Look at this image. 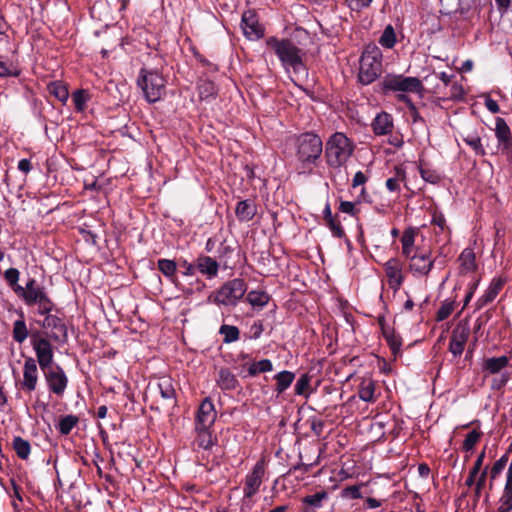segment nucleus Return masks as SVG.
Segmentation results:
<instances>
[{"instance_id": "f257e3e1", "label": "nucleus", "mask_w": 512, "mask_h": 512, "mask_svg": "<svg viewBox=\"0 0 512 512\" xmlns=\"http://www.w3.org/2000/svg\"><path fill=\"white\" fill-rule=\"evenodd\" d=\"M266 48L277 56L290 79L298 85L308 78V69L304 63L305 52L292 40L287 38L268 37Z\"/></svg>"}, {"instance_id": "f03ea898", "label": "nucleus", "mask_w": 512, "mask_h": 512, "mask_svg": "<svg viewBox=\"0 0 512 512\" xmlns=\"http://www.w3.org/2000/svg\"><path fill=\"white\" fill-rule=\"evenodd\" d=\"M323 151L321 138L314 133H304L297 139V158L302 173H311Z\"/></svg>"}, {"instance_id": "7ed1b4c3", "label": "nucleus", "mask_w": 512, "mask_h": 512, "mask_svg": "<svg viewBox=\"0 0 512 512\" xmlns=\"http://www.w3.org/2000/svg\"><path fill=\"white\" fill-rule=\"evenodd\" d=\"M15 293L24 300L26 305L37 306V312L40 315L50 313L54 307L44 287L40 286L34 278H30L25 287H16Z\"/></svg>"}, {"instance_id": "20e7f679", "label": "nucleus", "mask_w": 512, "mask_h": 512, "mask_svg": "<svg viewBox=\"0 0 512 512\" xmlns=\"http://www.w3.org/2000/svg\"><path fill=\"white\" fill-rule=\"evenodd\" d=\"M353 152V145L349 138L341 133H334L326 142L325 156L327 164L338 168L344 165Z\"/></svg>"}, {"instance_id": "39448f33", "label": "nucleus", "mask_w": 512, "mask_h": 512, "mask_svg": "<svg viewBox=\"0 0 512 512\" xmlns=\"http://www.w3.org/2000/svg\"><path fill=\"white\" fill-rule=\"evenodd\" d=\"M382 71V52L376 45H368L362 53L359 81L368 85L375 81Z\"/></svg>"}, {"instance_id": "423d86ee", "label": "nucleus", "mask_w": 512, "mask_h": 512, "mask_svg": "<svg viewBox=\"0 0 512 512\" xmlns=\"http://www.w3.org/2000/svg\"><path fill=\"white\" fill-rule=\"evenodd\" d=\"M247 291V285L241 278L225 282L217 291L208 296V302L217 305L235 306Z\"/></svg>"}, {"instance_id": "0eeeda50", "label": "nucleus", "mask_w": 512, "mask_h": 512, "mask_svg": "<svg viewBox=\"0 0 512 512\" xmlns=\"http://www.w3.org/2000/svg\"><path fill=\"white\" fill-rule=\"evenodd\" d=\"M137 84L149 103L157 102L165 93V79L157 70L142 68L139 71Z\"/></svg>"}, {"instance_id": "6e6552de", "label": "nucleus", "mask_w": 512, "mask_h": 512, "mask_svg": "<svg viewBox=\"0 0 512 512\" xmlns=\"http://www.w3.org/2000/svg\"><path fill=\"white\" fill-rule=\"evenodd\" d=\"M51 339L38 330L32 331L30 335L31 346L36 355V364L45 369L53 363L54 351Z\"/></svg>"}, {"instance_id": "1a4fd4ad", "label": "nucleus", "mask_w": 512, "mask_h": 512, "mask_svg": "<svg viewBox=\"0 0 512 512\" xmlns=\"http://www.w3.org/2000/svg\"><path fill=\"white\" fill-rule=\"evenodd\" d=\"M383 89L395 92L420 93L423 90V84L417 77L387 75L383 80Z\"/></svg>"}, {"instance_id": "9d476101", "label": "nucleus", "mask_w": 512, "mask_h": 512, "mask_svg": "<svg viewBox=\"0 0 512 512\" xmlns=\"http://www.w3.org/2000/svg\"><path fill=\"white\" fill-rule=\"evenodd\" d=\"M44 315L45 318L40 325L45 330V336L58 343L66 342L68 333L63 319L50 313Z\"/></svg>"}, {"instance_id": "9b49d317", "label": "nucleus", "mask_w": 512, "mask_h": 512, "mask_svg": "<svg viewBox=\"0 0 512 512\" xmlns=\"http://www.w3.org/2000/svg\"><path fill=\"white\" fill-rule=\"evenodd\" d=\"M44 373L45 381L49 390L57 396H62L68 385V378L62 367L59 365H50L41 369Z\"/></svg>"}, {"instance_id": "f8f14e48", "label": "nucleus", "mask_w": 512, "mask_h": 512, "mask_svg": "<svg viewBox=\"0 0 512 512\" xmlns=\"http://www.w3.org/2000/svg\"><path fill=\"white\" fill-rule=\"evenodd\" d=\"M265 475V462L261 459L256 462L251 471L245 477L243 487V494L245 498H252L259 492Z\"/></svg>"}, {"instance_id": "ddd939ff", "label": "nucleus", "mask_w": 512, "mask_h": 512, "mask_svg": "<svg viewBox=\"0 0 512 512\" xmlns=\"http://www.w3.org/2000/svg\"><path fill=\"white\" fill-rule=\"evenodd\" d=\"M407 259H409V269L415 277L427 276L434 264V260L429 251L417 250Z\"/></svg>"}, {"instance_id": "4468645a", "label": "nucleus", "mask_w": 512, "mask_h": 512, "mask_svg": "<svg viewBox=\"0 0 512 512\" xmlns=\"http://www.w3.org/2000/svg\"><path fill=\"white\" fill-rule=\"evenodd\" d=\"M495 137L501 153L512 159V133L506 121L497 117L495 119Z\"/></svg>"}, {"instance_id": "2eb2a0df", "label": "nucleus", "mask_w": 512, "mask_h": 512, "mask_svg": "<svg viewBox=\"0 0 512 512\" xmlns=\"http://www.w3.org/2000/svg\"><path fill=\"white\" fill-rule=\"evenodd\" d=\"M39 381L38 364L33 357H26L23 365V377L20 381V388L26 392L31 393L35 391Z\"/></svg>"}, {"instance_id": "dca6fc26", "label": "nucleus", "mask_w": 512, "mask_h": 512, "mask_svg": "<svg viewBox=\"0 0 512 512\" xmlns=\"http://www.w3.org/2000/svg\"><path fill=\"white\" fill-rule=\"evenodd\" d=\"M388 284L393 291H398L403 284V264L397 258H391L384 264Z\"/></svg>"}, {"instance_id": "f3484780", "label": "nucleus", "mask_w": 512, "mask_h": 512, "mask_svg": "<svg viewBox=\"0 0 512 512\" xmlns=\"http://www.w3.org/2000/svg\"><path fill=\"white\" fill-rule=\"evenodd\" d=\"M470 335V328L467 324H458L451 335L449 351L455 356H460Z\"/></svg>"}, {"instance_id": "a211bd4d", "label": "nucleus", "mask_w": 512, "mask_h": 512, "mask_svg": "<svg viewBox=\"0 0 512 512\" xmlns=\"http://www.w3.org/2000/svg\"><path fill=\"white\" fill-rule=\"evenodd\" d=\"M241 28L244 35L249 40H257L264 35V30L259 24L256 15L252 11H246L243 13Z\"/></svg>"}, {"instance_id": "6ab92c4d", "label": "nucleus", "mask_w": 512, "mask_h": 512, "mask_svg": "<svg viewBox=\"0 0 512 512\" xmlns=\"http://www.w3.org/2000/svg\"><path fill=\"white\" fill-rule=\"evenodd\" d=\"M216 419L214 404L205 398L200 404L196 415V427L210 428Z\"/></svg>"}, {"instance_id": "aec40b11", "label": "nucleus", "mask_w": 512, "mask_h": 512, "mask_svg": "<svg viewBox=\"0 0 512 512\" xmlns=\"http://www.w3.org/2000/svg\"><path fill=\"white\" fill-rule=\"evenodd\" d=\"M509 365V357L498 356L485 358L482 362V372L485 376L501 374L502 371Z\"/></svg>"}, {"instance_id": "412c9836", "label": "nucleus", "mask_w": 512, "mask_h": 512, "mask_svg": "<svg viewBox=\"0 0 512 512\" xmlns=\"http://www.w3.org/2000/svg\"><path fill=\"white\" fill-rule=\"evenodd\" d=\"M196 267L207 279H213L218 275L219 263L210 256H198L196 259Z\"/></svg>"}, {"instance_id": "4be33fe9", "label": "nucleus", "mask_w": 512, "mask_h": 512, "mask_svg": "<svg viewBox=\"0 0 512 512\" xmlns=\"http://www.w3.org/2000/svg\"><path fill=\"white\" fill-rule=\"evenodd\" d=\"M372 129L375 135H387L393 130V118L389 113L381 112L376 115L372 122Z\"/></svg>"}, {"instance_id": "5701e85b", "label": "nucleus", "mask_w": 512, "mask_h": 512, "mask_svg": "<svg viewBox=\"0 0 512 512\" xmlns=\"http://www.w3.org/2000/svg\"><path fill=\"white\" fill-rule=\"evenodd\" d=\"M217 386L223 390H234L239 385L236 376L228 368H220L215 378Z\"/></svg>"}, {"instance_id": "b1692460", "label": "nucleus", "mask_w": 512, "mask_h": 512, "mask_svg": "<svg viewBox=\"0 0 512 512\" xmlns=\"http://www.w3.org/2000/svg\"><path fill=\"white\" fill-rule=\"evenodd\" d=\"M151 389L158 391L161 397L165 400H173L176 396L173 380L167 376L159 378L157 383L152 386Z\"/></svg>"}, {"instance_id": "393cba45", "label": "nucleus", "mask_w": 512, "mask_h": 512, "mask_svg": "<svg viewBox=\"0 0 512 512\" xmlns=\"http://www.w3.org/2000/svg\"><path fill=\"white\" fill-rule=\"evenodd\" d=\"M30 335L31 333L27 328L24 314L21 312L19 318L13 323L12 338L16 343L22 344Z\"/></svg>"}, {"instance_id": "a878e982", "label": "nucleus", "mask_w": 512, "mask_h": 512, "mask_svg": "<svg viewBox=\"0 0 512 512\" xmlns=\"http://www.w3.org/2000/svg\"><path fill=\"white\" fill-rule=\"evenodd\" d=\"M237 218L240 221H249L256 214V205L251 200H243L237 204L235 209Z\"/></svg>"}, {"instance_id": "bb28decb", "label": "nucleus", "mask_w": 512, "mask_h": 512, "mask_svg": "<svg viewBox=\"0 0 512 512\" xmlns=\"http://www.w3.org/2000/svg\"><path fill=\"white\" fill-rule=\"evenodd\" d=\"M358 396L362 401H375V382L371 378H363L359 384Z\"/></svg>"}, {"instance_id": "cd10ccee", "label": "nucleus", "mask_w": 512, "mask_h": 512, "mask_svg": "<svg viewBox=\"0 0 512 512\" xmlns=\"http://www.w3.org/2000/svg\"><path fill=\"white\" fill-rule=\"evenodd\" d=\"M462 140L474 151L477 156L486 155L485 148L482 144L481 137L478 133L467 132L462 134Z\"/></svg>"}, {"instance_id": "c85d7f7f", "label": "nucleus", "mask_w": 512, "mask_h": 512, "mask_svg": "<svg viewBox=\"0 0 512 512\" xmlns=\"http://www.w3.org/2000/svg\"><path fill=\"white\" fill-rule=\"evenodd\" d=\"M459 262L461 268L466 272L474 271L476 268V258L475 253L473 249L471 248H465L460 256H459Z\"/></svg>"}, {"instance_id": "c756f323", "label": "nucleus", "mask_w": 512, "mask_h": 512, "mask_svg": "<svg viewBox=\"0 0 512 512\" xmlns=\"http://www.w3.org/2000/svg\"><path fill=\"white\" fill-rule=\"evenodd\" d=\"M295 375L290 371H281L275 375L276 387L275 391L278 394L283 393L294 381Z\"/></svg>"}, {"instance_id": "7c9ffc66", "label": "nucleus", "mask_w": 512, "mask_h": 512, "mask_svg": "<svg viewBox=\"0 0 512 512\" xmlns=\"http://www.w3.org/2000/svg\"><path fill=\"white\" fill-rule=\"evenodd\" d=\"M49 93L57 98L60 102L65 103L69 97V91L66 85L61 81H53L47 87Z\"/></svg>"}, {"instance_id": "2f4dec72", "label": "nucleus", "mask_w": 512, "mask_h": 512, "mask_svg": "<svg viewBox=\"0 0 512 512\" xmlns=\"http://www.w3.org/2000/svg\"><path fill=\"white\" fill-rule=\"evenodd\" d=\"M402 254L408 258L413 255L415 243V231L412 228L406 229L401 237Z\"/></svg>"}, {"instance_id": "473e14b6", "label": "nucleus", "mask_w": 512, "mask_h": 512, "mask_svg": "<svg viewBox=\"0 0 512 512\" xmlns=\"http://www.w3.org/2000/svg\"><path fill=\"white\" fill-rule=\"evenodd\" d=\"M197 437L195 439V444L202 449H210L214 445V440L209 432V428L196 427Z\"/></svg>"}, {"instance_id": "72a5a7b5", "label": "nucleus", "mask_w": 512, "mask_h": 512, "mask_svg": "<svg viewBox=\"0 0 512 512\" xmlns=\"http://www.w3.org/2000/svg\"><path fill=\"white\" fill-rule=\"evenodd\" d=\"M246 300L253 307H264L270 300V296L265 291L252 290L248 293Z\"/></svg>"}, {"instance_id": "f704fd0d", "label": "nucleus", "mask_w": 512, "mask_h": 512, "mask_svg": "<svg viewBox=\"0 0 512 512\" xmlns=\"http://www.w3.org/2000/svg\"><path fill=\"white\" fill-rule=\"evenodd\" d=\"M13 449L20 459L26 460L30 455L31 445L27 440L20 436H16L13 439Z\"/></svg>"}, {"instance_id": "c9c22d12", "label": "nucleus", "mask_w": 512, "mask_h": 512, "mask_svg": "<svg viewBox=\"0 0 512 512\" xmlns=\"http://www.w3.org/2000/svg\"><path fill=\"white\" fill-rule=\"evenodd\" d=\"M219 334L223 336V342L226 344L239 340L240 331L236 326L223 324L219 329Z\"/></svg>"}, {"instance_id": "e433bc0d", "label": "nucleus", "mask_w": 512, "mask_h": 512, "mask_svg": "<svg viewBox=\"0 0 512 512\" xmlns=\"http://www.w3.org/2000/svg\"><path fill=\"white\" fill-rule=\"evenodd\" d=\"M397 42L396 33L392 25H387L379 38V44L387 49H391Z\"/></svg>"}, {"instance_id": "4c0bfd02", "label": "nucleus", "mask_w": 512, "mask_h": 512, "mask_svg": "<svg viewBox=\"0 0 512 512\" xmlns=\"http://www.w3.org/2000/svg\"><path fill=\"white\" fill-rule=\"evenodd\" d=\"M273 370V364L269 359H262L258 362H254L248 367V375L251 377L256 376L259 373L270 372Z\"/></svg>"}, {"instance_id": "58836bf2", "label": "nucleus", "mask_w": 512, "mask_h": 512, "mask_svg": "<svg viewBox=\"0 0 512 512\" xmlns=\"http://www.w3.org/2000/svg\"><path fill=\"white\" fill-rule=\"evenodd\" d=\"M329 495L326 491H320L313 495H308L303 498V504L310 506L315 509H319L323 506V501L328 500Z\"/></svg>"}, {"instance_id": "ea45409f", "label": "nucleus", "mask_w": 512, "mask_h": 512, "mask_svg": "<svg viewBox=\"0 0 512 512\" xmlns=\"http://www.w3.org/2000/svg\"><path fill=\"white\" fill-rule=\"evenodd\" d=\"M78 417L75 415H66L58 423V430L63 435H68L77 425Z\"/></svg>"}, {"instance_id": "a19ab883", "label": "nucleus", "mask_w": 512, "mask_h": 512, "mask_svg": "<svg viewBox=\"0 0 512 512\" xmlns=\"http://www.w3.org/2000/svg\"><path fill=\"white\" fill-rule=\"evenodd\" d=\"M158 269L163 275L172 280L176 273L177 265L173 260L159 259L157 262Z\"/></svg>"}, {"instance_id": "79ce46f5", "label": "nucleus", "mask_w": 512, "mask_h": 512, "mask_svg": "<svg viewBox=\"0 0 512 512\" xmlns=\"http://www.w3.org/2000/svg\"><path fill=\"white\" fill-rule=\"evenodd\" d=\"M383 335L388 345L390 346L391 350L394 353L398 352L402 345L401 338L398 335H396L395 332L391 329H384Z\"/></svg>"}, {"instance_id": "37998d69", "label": "nucleus", "mask_w": 512, "mask_h": 512, "mask_svg": "<svg viewBox=\"0 0 512 512\" xmlns=\"http://www.w3.org/2000/svg\"><path fill=\"white\" fill-rule=\"evenodd\" d=\"M199 97L203 100L209 99L216 93V88L213 82L204 80L198 84Z\"/></svg>"}, {"instance_id": "c03bdc74", "label": "nucleus", "mask_w": 512, "mask_h": 512, "mask_svg": "<svg viewBox=\"0 0 512 512\" xmlns=\"http://www.w3.org/2000/svg\"><path fill=\"white\" fill-rule=\"evenodd\" d=\"M72 99L76 110L81 112L86 108L89 95L85 90H76L72 95Z\"/></svg>"}, {"instance_id": "a18cd8bd", "label": "nucleus", "mask_w": 512, "mask_h": 512, "mask_svg": "<svg viewBox=\"0 0 512 512\" xmlns=\"http://www.w3.org/2000/svg\"><path fill=\"white\" fill-rule=\"evenodd\" d=\"M512 511V490L505 489L499 500V507L497 512H511Z\"/></svg>"}, {"instance_id": "49530a36", "label": "nucleus", "mask_w": 512, "mask_h": 512, "mask_svg": "<svg viewBox=\"0 0 512 512\" xmlns=\"http://www.w3.org/2000/svg\"><path fill=\"white\" fill-rule=\"evenodd\" d=\"M500 290L499 285H491L485 293L479 298L478 302L480 306H484L489 302L493 301L498 295Z\"/></svg>"}, {"instance_id": "de8ad7c7", "label": "nucleus", "mask_w": 512, "mask_h": 512, "mask_svg": "<svg viewBox=\"0 0 512 512\" xmlns=\"http://www.w3.org/2000/svg\"><path fill=\"white\" fill-rule=\"evenodd\" d=\"M482 433L477 430H472L466 435V438L463 442V449L465 451H471L476 443L480 440Z\"/></svg>"}, {"instance_id": "09e8293b", "label": "nucleus", "mask_w": 512, "mask_h": 512, "mask_svg": "<svg viewBox=\"0 0 512 512\" xmlns=\"http://www.w3.org/2000/svg\"><path fill=\"white\" fill-rule=\"evenodd\" d=\"M454 310V301L445 300L442 302L438 312H437V320L443 321L447 319Z\"/></svg>"}, {"instance_id": "8fccbe9b", "label": "nucleus", "mask_w": 512, "mask_h": 512, "mask_svg": "<svg viewBox=\"0 0 512 512\" xmlns=\"http://www.w3.org/2000/svg\"><path fill=\"white\" fill-rule=\"evenodd\" d=\"M310 385V376L307 374H303L300 376V378L297 380L295 384V393L297 395H304L308 392Z\"/></svg>"}, {"instance_id": "3c124183", "label": "nucleus", "mask_w": 512, "mask_h": 512, "mask_svg": "<svg viewBox=\"0 0 512 512\" xmlns=\"http://www.w3.org/2000/svg\"><path fill=\"white\" fill-rule=\"evenodd\" d=\"M19 275L20 273L16 268H9L4 273L5 280L12 287L14 292L16 287H21L20 285H18Z\"/></svg>"}, {"instance_id": "603ef678", "label": "nucleus", "mask_w": 512, "mask_h": 512, "mask_svg": "<svg viewBox=\"0 0 512 512\" xmlns=\"http://www.w3.org/2000/svg\"><path fill=\"white\" fill-rule=\"evenodd\" d=\"M419 172H420L422 179L428 183L435 184V183L439 182V180H440L439 174L434 170L420 166Z\"/></svg>"}, {"instance_id": "864d4df0", "label": "nucleus", "mask_w": 512, "mask_h": 512, "mask_svg": "<svg viewBox=\"0 0 512 512\" xmlns=\"http://www.w3.org/2000/svg\"><path fill=\"white\" fill-rule=\"evenodd\" d=\"M510 374L507 371L502 372L499 376L491 381V388L493 390H501L509 381Z\"/></svg>"}, {"instance_id": "5fc2aeb1", "label": "nucleus", "mask_w": 512, "mask_h": 512, "mask_svg": "<svg viewBox=\"0 0 512 512\" xmlns=\"http://www.w3.org/2000/svg\"><path fill=\"white\" fill-rule=\"evenodd\" d=\"M486 476H487V468H485L479 475L478 479L475 481V491H474V497L475 501H478L481 497L482 489L485 486L486 483Z\"/></svg>"}, {"instance_id": "6e6d98bb", "label": "nucleus", "mask_w": 512, "mask_h": 512, "mask_svg": "<svg viewBox=\"0 0 512 512\" xmlns=\"http://www.w3.org/2000/svg\"><path fill=\"white\" fill-rule=\"evenodd\" d=\"M327 226L329 227L332 235L336 238H342L345 236V232L340 224L339 221H337L335 218L330 219L326 222Z\"/></svg>"}, {"instance_id": "4d7b16f0", "label": "nucleus", "mask_w": 512, "mask_h": 512, "mask_svg": "<svg viewBox=\"0 0 512 512\" xmlns=\"http://www.w3.org/2000/svg\"><path fill=\"white\" fill-rule=\"evenodd\" d=\"M234 248L226 243V241H223L220 243L217 254L220 261L226 262L228 258H230L231 254L233 253Z\"/></svg>"}, {"instance_id": "13d9d810", "label": "nucleus", "mask_w": 512, "mask_h": 512, "mask_svg": "<svg viewBox=\"0 0 512 512\" xmlns=\"http://www.w3.org/2000/svg\"><path fill=\"white\" fill-rule=\"evenodd\" d=\"M341 497L346 499H359L361 498L360 486L353 485L344 488L341 491Z\"/></svg>"}, {"instance_id": "bf43d9fd", "label": "nucleus", "mask_w": 512, "mask_h": 512, "mask_svg": "<svg viewBox=\"0 0 512 512\" xmlns=\"http://www.w3.org/2000/svg\"><path fill=\"white\" fill-rule=\"evenodd\" d=\"M506 463L507 458L503 456L493 464L490 471L491 480H494L504 470Z\"/></svg>"}, {"instance_id": "052dcab7", "label": "nucleus", "mask_w": 512, "mask_h": 512, "mask_svg": "<svg viewBox=\"0 0 512 512\" xmlns=\"http://www.w3.org/2000/svg\"><path fill=\"white\" fill-rule=\"evenodd\" d=\"M373 0H345L347 5L352 10H361L362 8L368 7Z\"/></svg>"}, {"instance_id": "680f3d73", "label": "nucleus", "mask_w": 512, "mask_h": 512, "mask_svg": "<svg viewBox=\"0 0 512 512\" xmlns=\"http://www.w3.org/2000/svg\"><path fill=\"white\" fill-rule=\"evenodd\" d=\"M264 328H263V324L261 321H256L254 322L251 327H250V338L252 339H257L261 336L262 332H263Z\"/></svg>"}, {"instance_id": "e2e57ef3", "label": "nucleus", "mask_w": 512, "mask_h": 512, "mask_svg": "<svg viewBox=\"0 0 512 512\" xmlns=\"http://www.w3.org/2000/svg\"><path fill=\"white\" fill-rule=\"evenodd\" d=\"M180 266L184 268L183 274L185 276H193L197 270L196 263L191 264L186 260L181 261Z\"/></svg>"}, {"instance_id": "0e129e2a", "label": "nucleus", "mask_w": 512, "mask_h": 512, "mask_svg": "<svg viewBox=\"0 0 512 512\" xmlns=\"http://www.w3.org/2000/svg\"><path fill=\"white\" fill-rule=\"evenodd\" d=\"M367 179V176L362 171L356 172L352 180V187L356 188L358 186L364 185Z\"/></svg>"}, {"instance_id": "69168bd1", "label": "nucleus", "mask_w": 512, "mask_h": 512, "mask_svg": "<svg viewBox=\"0 0 512 512\" xmlns=\"http://www.w3.org/2000/svg\"><path fill=\"white\" fill-rule=\"evenodd\" d=\"M339 209L343 213H347L350 215H355V204L350 201H342L340 203Z\"/></svg>"}, {"instance_id": "338daca9", "label": "nucleus", "mask_w": 512, "mask_h": 512, "mask_svg": "<svg viewBox=\"0 0 512 512\" xmlns=\"http://www.w3.org/2000/svg\"><path fill=\"white\" fill-rule=\"evenodd\" d=\"M386 187L391 192L399 191V189H400L399 179L396 177L388 178L386 181Z\"/></svg>"}, {"instance_id": "774afa93", "label": "nucleus", "mask_w": 512, "mask_h": 512, "mask_svg": "<svg viewBox=\"0 0 512 512\" xmlns=\"http://www.w3.org/2000/svg\"><path fill=\"white\" fill-rule=\"evenodd\" d=\"M324 423L321 420L314 419L311 423V429L312 431L317 435L320 436L323 432Z\"/></svg>"}]
</instances>
